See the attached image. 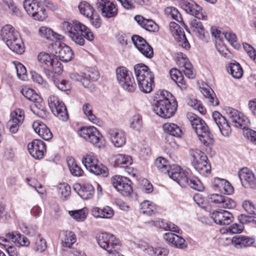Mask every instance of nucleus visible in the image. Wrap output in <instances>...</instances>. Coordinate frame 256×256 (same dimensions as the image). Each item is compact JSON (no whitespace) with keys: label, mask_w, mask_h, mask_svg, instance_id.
Instances as JSON below:
<instances>
[{"label":"nucleus","mask_w":256,"mask_h":256,"mask_svg":"<svg viewBox=\"0 0 256 256\" xmlns=\"http://www.w3.org/2000/svg\"><path fill=\"white\" fill-rule=\"evenodd\" d=\"M155 166L160 172L167 173L170 178L178 182L181 186H190L198 191H202L204 186L200 180L196 176H189L178 166H170L168 160L164 158L159 157L155 160Z\"/></svg>","instance_id":"nucleus-1"},{"label":"nucleus","mask_w":256,"mask_h":256,"mask_svg":"<svg viewBox=\"0 0 256 256\" xmlns=\"http://www.w3.org/2000/svg\"><path fill=\"white\" fill-rule=\"evenodd\" d=\"M63 27L68 36L76 44L84 46V38L90 42L94 40V36L92 31L79 22H65Z\"/></svg>","instance_id":"nucleus-2"},{"label":"nucleus","mask_w":256,"mask_h":256,"mask_svg":"<svg viewBox=\"0 0 256 256\" xmlns=\"http://www.w3.org/2000/svg\"><path fill=\"white\" fill-rule=\"evenodd\" d=\"M135 76L140 90L144 93H150L154 86V75L148 66L142 64L134 66Z\"/></svg>","instance_id":"nucleus-3"},{"label":"nucleus","mask_w":256,"mask_h":256,"mask_svg":"<svg viewBox=\"0 0 256 256\" xmlns=\"http://www.w3.org/2000/svg\"><path fill=\"white\" fill-rule=\"evenodd\" d=\"M2 40L14 52L22 54L24 51V44L18 32L10 24H6L1 29Z\"/></svg>","instance_id":"nucleus-4"},{"label":"nucleus","mask_w":256,"mask_h":256,"mask_svg":"<svg viewBox=\"0 0 256 256\" xmlns=\"http://www.w3.org/2000/svg\"><path fill=\"white\" fill-rule=\"evenodd\" d=\"M187 117L202 143L206 146L212 144V135L204 121L192 113H188Z\"/></svg>","instance_id":"nucleus-5"},{"label":"nucleus","mask_w":256,"mask_h":256,"mask_svg":"<svg viewBox=\"0 0 256 256\" xmlns=\"http://www.w3.org/2000/svg\"><path fill=\"white\" fill-rule=\"evenodd\" d=\"M51 4L46 0H24L23 6L28 14L34 20L42 21L47 17L45 7L51 8Z\"/></svg>","instance_id":"nucleus-6"},{"label":"nucleus","mask_w":256,"mask_h":256,"mask_svg":"<svg viewBox=\"0 0 256 256\" xmlns=\"http://www.w3.org/2000/svg\"><path fill=\"white\" fill-rule=\"evenodd\" d=\"M116 78L118 84L126 90L132 92L136 88V84L132 74L124 66L116 69Z\"/></svg>","instance_id":"nucleus-7"},{"label":"nucleus","mask_w":256,"mask_h":256,"mask_svg":"<svg viewBox=\"0 0 256 256\" xmlns=\"http://www.w3.org/2000/svg\"><path fill=\"white\" fill-rule=\"evenodd\" d=\"M82 162L86 168L96 175L103 174L107 176L108 172V168L102 164H98V160L94 154L91 152L84 156Z\"/></svg>","instance_id":"nucleus-8"},{"label":"nucleus","mask_w":256,"mask_h":256,"mask_svg":"<svg viewBox=\"0 0 256 256\" xmlns=\"http://www.w3.org/2000/svg\"><path fill=\"white\" fill-rule=\"evenodd\" d=\"M99 246L108 253H114L120 250L121 245L119 240L112 234L102 232L98 237Z\"/></svg>","instance_id":"nucleus-9"},{"label":"nucleus","mask_w":256,"mask_h":256,"mask_svg":"<svg viewBox=\"0 0 256 256\" xmlns=\"http://www.w3.org/2000/svg\"><path fill=\"white\" fill-rule=\"evenodd\" d=\"M79 134L82 138L97 148H101L104 146L102 136L94 126L80 128Z\"/></svg>","instance_id":"nucleus-10"},{"label":"nucleus","mask_w":256,"mask_h":256,"mask_svg":"<svg viewBox=\"0 0 256 256\" xmlns=\"http://www.w3.org/2000/svg\"><path fill=\"white\" fill-rule=\"evenodd\" d=\"M48 101L50 108L54 116L62 121H66L68 119V115L66 106L57 96H50Z\"/></svg>","instance_id":"nucleus-11"},{"label":"nucleus","mask_w":256,"mask_h":256,"mask_svg":"<svg viewBox=\"0 0 256 256\" xmlns=\"http://www.w3.org/2000/svg\"><path fill=\"white\" fill-rule=\"evenodd\" d=\"M110 182L114 187L123 196H128L132 193V182L128 178L114 176L111 178Z\"/></svg>","instance_id":"nucleus-12"},{"label":"nucleus","mask_w":256,"mask_h":256,"mask_svg":"<svg viewBox=\"0 0 256 256\" xmlns=\"http://www.w3.org/2000/svg\"><path fill=\"white\" fill-rule=\"evenodd\" d=\"M180 4L187 13L199 20H205L206 15L200 6L192 0H180Z\"/></svg>","instance_id":"nucleus-13"},{"label":"nucleus","mask_w":256,"mask_h":256,"mask_svg":"<svg viewBox=\"0 0 256 256\" xmlns=\"http://www.w3.org/2000/svg\"><path fill=\"white\" fill-rule=\"evenodd\" d=\"M228 118L234 126L244 129L250 126V122L242 113L231 108L226 110Z\"/></svg>","instance_id":"nucleus-14"},{"label":"nucleus","mask_w":256,"mask_h":256,"mask_svg":"<svg viewBox=\"0 0 256 256\" xmlns=\"http://www.w3.org/2000/svg\"><path fill=\"white\" fill-rule=\"evenodd\" d=\"M177 108L176 102H171L170 101L153 108L154 112L158 116L164 118H169L173 116Z\"/></svg>","instance_id":"nucleus-15"},{"label":"nucleus","mask_w":256,"mask_h":256,"mask_svg":"<svg viewBox=\"0 0 256 256\" xmlns=\"http://www.w3.org/2000/svg\"><path fill=\"white\" fill-rule=\"evenodd\" d=\"M164 130L168 133L166 136V140L172 147L176 146V144L172 137H181L182 132L181 128L176 124L174 123H166L163 126Z\"/></svg>","instance_id":"nucleus-16"},{"label":"nucleus","mask_w":256,"mask_h":256,"mask_svg":"<svg viewBox=\"0 0 256 256\" xmlns=\"http://www.w3.org/2000/svg\"><path fill=\"white\" fill-rule=\"evenodd\" d=\"M108 138L112 144L116 148H122L126 144L125 132L121 130L111 129L108 132Z\"/></svg>","instance_id":"nucleus-17"},{"label":"nucleus","mask_w":256,"mask_h":256,"mask_svg":"<svg viewBox=\"0 0 256 256\" xmlns=\"http://www.w3.org/2000/svg\"><path fill=\"white\" fill-rule=\"evenodd\" d=\"M28 150L32 157L36 159H42L46 152V146L44 142L34 140L28 144Z\"/></svg>","instance_id":"nucleus-18"},{"label":"nucleus","mask_w":256,"mask_h":256,"mask_svg":"<svg viewBox=\"0 0 256 256\" xmlns=\"http://www.w3.org/2000/svg\"><path fill=\"white\" fill-rule=\"evenodd\" d=\"M242 186L246 188H256V178L253 172L247 168H242L238 173Z\"/></svg>","instance_id":"nucleus-19"},{"label":"nucleus","mask_w":256,"mask_h":256,"mask_svg":"<svg viewBox=\"0 0 256 256\" xmlns=\"http://www.w3.org/2000/svg\"><path fill=\"white\" fill-rule=\"evenodd\" d=\"M210 202L218 204L220 207L224 208H235V202L224 196L218 194H212L208 196Z\"/></svg>","instance_id":"nucleus-20"},{"label":"nucleus","mask_w":256,"mask_h":256,"mask_svg":"<svg viewBox=\"0 0 256 256\" xmlns=\"http://www.w3.org/2000/svg\"><path fill=\"white\" fill-rule=\"evenodd\" d=\"M96 6L102 11V16L106 18H114L118 14V8L112 2L101 0L97 2Z\"/></svg>","instance_id":"nucleus-21"},{"label":"nucleus","mask_w":256,"mask_h":256,"mask_svg":"<svg viewBox=\"0 0 256 256\" xmlns=\"http://www.w3.org/2000/svg\"><path fill=\"white\" fill-rule=\"evenodd\" d=\"M73 188L84 200L92 198L94 194V188L90 184H81L78 183H76L73 186Z\"/></svg>","instance_id":"nucleus-22"},{"label":"nucleus","mask_w":256,"mask_h":256,"mask_svg":"<svg viewBox=\"0 0 256 256\" xmlns=\"http://www.w3.org/2000/svg\"><path fill=\"white\" fill-rule=\"evenodd\" d=\"M212 118L222 134L225 136H229L231 129L225 118L219 112L215 111L212 113Z\"/></svg>","instance_id":"nucleus-23"},{"label":"nucleus","mask_w":256,"mask_h":256,"mask_svg":"<svg viewBox=\"0 0 256 256\" xmlns=\"http://www.w3.org/2000/svg\"><path fill=\"white\" fill-rule=\"evenodd\" d=\"M212 218L214 222L220 225H228L232 221L231 213L225 210H216L212 214Z\"/></svg>","instance_id":"nucleus-24"},{"label":"nucleus","mask_w":256,"mask_h":256,"mask_svg":"<svg viewBox=\"0 0 256 256\" xmlns=\"http://www.w3.org/2000/svg\"><path fill=\"white\" fill-rule=\"evenodd\" d=\"M164 238L171 246L176 248L183 249L187 246L185 240L174 233H166L164 235Z\"/></svg>","instance_id":"nucleus-25"},{"label":"nucleus","mask_w":256,"mask_h":256,"mask_svg":"<svg viewBox=\"0 0 256 256\" xmlns=\"http://www.w3.org/2000/svg\"><path fill=\"white\" fill-rule=\"evenodd\" d=\"M32 128L35 132L44 140H48L52 138V133L44 123L36 121L32 124Z\"/></svg>","instance_id":"nucleus-26"},{"label":"nucleus","mask_w":256,"mask_h":256,"mask_svg":"<svg viewBox=\"0 0 256 256\" xmlns=\"http://www.w3.org/2000/svg\"><path fill=\"white\" fill-rule=\"evenodd\" d=\"M44 73L48 78L52 81L57 88L62 91H66L70 90L71 84L70 82L64 80H60L53 75L52 72L49 70H45Z\"/></svg>","instance_id":"nucleus-27"},{"label":"nucleus","mask_w":256,"mask_h":256,"mask_svg":"<svg viewBox=\"0 0 256 256\" xmlns=\"http://www.w3.org/2000/svg\"><path fill=\"white\" fill-rule=\"evenodd\" d=\"M22 93L28 100L34 102V106L38 109L42 108V100L33 90L27 88H23Z\"/></svg>","instance_id":"nucleus-28"},{"label":"nucleus","mask_w":256,"mask_h":256,"mask_svg":"<svg viewBox=\"0 0 256 256\" xmlns=\"http://www.w3.org/2000/svg\"><path fill=\"white\" fill-rule=\"evenodd\" d=\"M56 56L59 60L64 62H68L72 60L73 58V52L72 49L68 46L65 44H60L56 51Z\"/></svg>","instance_id":"nucleus-29"},{"label":"nucleus","mask_w":256,"mask_h":256,"mask_svg":"<svg viewBox=\"0 0 256 256\" xmlns=\"http://www.w3.org/2000/svg\"><path fill=\"white\" fill-rule=\"evenodd\" d=\"M112 160L114 164L123 168H127L132 163V157L125 154L113 155L112 156Z\"/></svg>","instance_id":"nucleus-30"},{"label":"nucleus","mask_w":256,"mask_h":256,"mask_svg":"<svg viewBox=\"0 0 256 256\" xmlns=\"http://www.w3.org/2000/svg\"><path fill=\"white\" fill-rule=\"evenodd\" d=\"M38 33L40 36L52 41H60L63 37L62 36L54 32L50 28L42 26L39 28Z\"/></svg>","instance_id":"nucleus-31"},{"label":"nucleus","mask_w":256,"mask_h":256,"mask_svg":"<svg viewBox=\"0 0 256 256\" xmlns=\"http://www.w3.org/2000/svg\"><path fill=\"white\" fill-rule=\"evenodd\" d=\"M232 244L237 248L250 246L254 242V240L245 236H236L232 240Z\"/></svg>","instance_id":"nucleus-32"},{"label":"nucleus","mask_w":256,"mask_h":256,"mask_svg":"<svg viewBox=\"0 0 256 256\" xmlns=\"http://www.w3.org/2000/svg\"><path fill=\"white\" fill-rule=\"evenodd\" d=\"M170 74L172 79L177 84L178 86L182 90L186 88L187 85L180 70L176 68H172L170 71Z\"/></svg>","instance_id":"nucleus-33"},{"label":"nucleus","mask_w":256,"mask_h":256,"mask_svg":"<svg viewBox=\"0 0 256 256\" xmlns=\"http://www.w3.org/2000/svg\"><path fill=\"white\" fill-rule=\"evenodd\" d=\"M60 237L63 248H70L76 242V236L70 231H62L60 234Z\"/></svg>","instance_id":"nucleus-34"},{"label":"nucleus","mask_w":256,"mask_h":256,"mask_svg":"<svg viewBox=\"0 0 256 256\" xmlns=\"http://www.w3.org/2000/svg\"><path fill=\"white\" fill-rule=\"evenodd\" d=\"M169 94L171 95L166 90H159L157 91L154 96L152 108L159 104L170 101L168 98Z\"/></svg>","instance_id":"nucleus-35"},{"label":"nucleus","mask_w":256,"mask_h":256,"mask_svg":"<svg viewBox=\"0 0 256 256\" xmlns=\"http://www.w3.org/2000/svg\"><path fill=\"white\" fill-rule=\"evenodd\" d=\"M192 166L195 170L202 175L206 176L210 172L211 166L208 160L201 161L200 163H198L197 162H193Z\"/></svg>","instance_id":"nucleus-36"},{"label":"nucleus","mask_w":256,"mask_h":256,"mask_svg":"<svg viewBox=\"0 0 256 256\" xmlns=\"http://www.w3.org/2000/svg\"><path fill=\"white\" fill-rule=\"evenodd\" d=\"M69 76L70 80L74 82H80L86 88H89L92 84V83L88 80V78L86 76V73L84 72H71Z\"/></svg>","instance_id":"nucleus-37"},{"label":"nucleus","mask_w":256,"mask_h":256,"mask_svg":"<svg viewBox=\"0 0 256 256\" xmlns=\"http://www.w3.org/2000/svg\"><path fill=\"white\" fill-rule=\"evenodd\" d=\"M202 92L204 97L208 98L212 106H218V100L216 98V96L212 90L208 86H206V87H203L202 88Z\"/></svg>","instance_id":"nucleus-38"},{"label":"nucleus","mask_w":256,"mask_h":256,"mask_svg":"<svg viewBox=\"0 0 256 256\" xmlns=\"http://www.w3.org/2000/svg\"><path fill=\"white\" fill-rule=\"evenodd\" d=\"M78 7L80 14L86 18L92 16L95 12L92 6L85 1L80 2Z\"/></svg>","instance_id":"nucleus-39"},{"label":"nucleus","mask_w":256,"mask_h":256,"mask_svg":"<svg viewBox=\"0 0 256 256\" xmlns=\"http://www.w3.org/2000/svg\"><path fill=\"white\" fill-rule=\"evenodd\" d=\"M68 164L72 174L74 176H82L84 172L79 166L73 158H69L68 160Z\"/></svg>","instance_id":"nucleus-40"},{"label":"nucleus","mask_w":256,"mask_h":256,"mask_svg":"<svg viewBox=\"0 0 256 256\" xmlns=\"http://www.w3.org/2000/svg\"><path fill=\"white\" fill-rule=\"evenodd\" d=\"M130 124L134 130L140 131L142 126V117L138 114L134 115L130 120Z\"/></svg>","instance_id":"nucleus-41"},{"label":"nucleus","mask_w":256,"mask_h":256,"mask_svg":"<svg viewBox=\"0 0 256 256\" xmlns=\"http://www.w3.org/2000/svg\"><path fill=\"white\" fill-rule=\"evenodd\" d=\"M165 12L168 17H170L178 22L184 24L180 13L175 8L168 7L165 9Z\"/></svg>","instance_id":"nucleus-42"},{"label":"nucleus","mask_w":256,"mask_h":256,"mask_svg":"<svg viewBox=\"0 0 256 256\" xmlns=\"http://www.w3.org/2000/svg\"><path fill=\"white\" fill-rule=\"evenodd\" d=\"M230 74L235 78H240L243 74V70L240 64L238 63H231L229 66Z\"/></svg>","instance_id":"nucleus-43"},{"label":"nucleus","mask_w":256,"mask_h":256,"mask_svg":"<svg viewBox=\"0 0 256 256\" xmlns=\"http://www.w3.org/2000/svg\"><path fill=\"white\" fill-rule=\"evenodd\" d=\"M82 110L90 122L94 124H97L98 122V119L92 114V108L90 104L89 103L84 104L82 106Z\"/></svg>","instance_id":"nucleus-44"},{"label":"nucleus","mask_w":256,"mask_h":256,"mask_svg":"<svg viewBox=\"0 0 256 256\" xmlns=\"http://www.w3.org/2000/svg\"><path fill=\"white\" fill-rule=\"evenodd\" d=\"M154 209V206L148 200H144L140 204V211L143 214L151 215Z\"/></svg>","instance_id":"nucleus-45"},{"label":"nucleus","mask_w":256,"mask_h":256,"mask_svg":"<svg viewBox=\"0 0 256 256\" xmlns=\"http://www.w3.org/2000/svg\"><path fill=\"white\" fill-rule=\"evenodd\" d=\"M190 26L194 32L204 36V28L199 20L196 19L192 20L190 22Z\"/></svg>","instance_id":"nucleus-46"},{"label":"nucleus","mask_w":256,"mask_h":256,"mask_svg":"<svg viewBox=\"0 0 256 256\" xmlns=\"http://www.w3.org/2000/svg\"><path fill=\"white\" fill-rule=\"evenodd\" d=\"M69 214L74 220L79 222L84 220L87 216L86 210L84 208L70 211Z\"/></svg>","instance_id":"nucleus-47"},{"label":"nucleus","mask_w":256,"mask_h":256,"mask_svg":"<svg viewBox=\"0 0 256 256\" xmlns=\"http://www.w3.org/2000/svg\"><path fill=\"white\" fill-rule=\"evenodd\" d=\"M26 181L28 184L34 188L36 192L41 194H42L45 192L44 188L42 187L41 184L38 180L34 178H26Z\"/></svg>","instance_id":"nucleus-48"},{"label":"nucleus","mask_w":256,"mask_h":256,"mask_svg":"<svg viewBox=\"0 0 256 256\" xmlns=\"http://www.w3.org/2000/svg\"><path fill=\"white\" fill-rule=\"evenodd\" d=\"M191 155L193 158L192 161V164L193 162H197L198 163H200L201 161L208 160L206 155L204 152L198 150L195 151H192L191 152Z\"/></svg>","instance_id":"nucleus-49"},{"label":"nucleus","mask_w":256,"mask_h":256,"mask_svg":"<svg viewBox=\"0 0 256 256\" xmlns=\"http://www.w3.org/2000/svg\"><path fill=\"white\" fill-rule=\"evenodd\" d=\"M138 49L144 56L148 58H151L153 56V49L147 42Z\"/></svg>","instance_id":"nucleus-50"},{"label":"nucleus","mask_w":256,"mask_h":256,"mask_svg":"<svg viewBox=\"0 0 256 256\" xmlns=\"http://www.w3.org/2000/svg\"><path fill=\"white\" fill-rule=\"evenodd\" d=\"M4 2L11 11L12 14L16 16L20 15V11L13 0H4Z\"/></svg>","instance_id":"nucleus-51"},{"label":"nucleus","mask_w":256,"mask_h":256,"mask_svg":"<svg viewBox=\"0 0 256 256\" xmlns=\"http://www.w3.org/2000/svg\"><path fill=\"white\" fill-rule=\"evenodd\" d=\"M10 117L18 122L22 123L24 118V112L20 108H17L11 113Z\"/></svg>","instance_id":"nucleus-52"},{"label":"nucleus","mask_w":256,"mask_h":256,"mask_svg":"<svg viewBox=\"0 0 256 256\" xmlns=\"http://www.w3.org/2000/svg\"><path fill=\"white\" fill-rule=\"evenodd\" d=\"M58 192L64 198L70 195L71 192L70 187L66 183L60 184L58 186Z\"/></svg>","instance_id":"nucleus-53"},{"label":"nucleus","mask_w":256,"mask_h":256,"mask_svg":"<svg viewBox=\"0 0 256 256\" xmlns=\"http://www.w3.org/2000/svg\"><path fill=\"white\" fill-rule=\"evenodd\" d=\"M46 248V242L44 239L40 237L37 238L36 243L34 250L38 252H44Z\"/></svg>","instance_id":"nucleus-54"},{"label":"nucleus","mask_w":256,"mask_h":256,"mask_svg":"<svg viewBox=\"0 0 256 256\" xmlns=\"http://www.w3.org/2000/svg\"><path fill=\"white\" fill-rule=\"evenodd\" d=\"M243 46L248 56L256 64V50L250 45L247 44H243Z\"/></svg>","instance_id":"nucleus-55"},{"label":"nucleus","mask_w":256,"mask_h":256,"mask_svg":"<svg viewBox=\"0 0 256 256\" xmlns=\"http://www.w3.org/2000/svg\"><path fill=\"white\" fill-rule=\"evenodd\" d=\"M242 207L250 214L254 215L256 214V208L252 202L250 200L244 201L242 204Z\"/></svg>","instance_id":"nucleus-56"},{"label":"nucleus","mask_w":256,"mask_h":256,"mask_svg":"<svg viewBox=\"0 0 256 256\" xmlns=\"http://www.w3.org/2000/svg\"><path fill=\"white\" fill-rule=\"evenodd\" d=\"M143 28L150 32H156L158 30V25L153 20L146 19Z\"/></svg>","instance_id":"nucleus-57"},{"label":"nucleus","mask_w":256,"mask_h":256,"mask_svg":"<svg viewBox=\"0 0 256 256\" xmlns=\"http://www.w3.org/2000/svg\"><path fill=\"white\" fill-rule=\"evenodd\" d=\"M22 124V122H18L17 120H14V118H11L7 123V127L8 128L12 133L14 134L18 132L19 126Z\"/></svg>","instance_id":"nucleus-58"},{"label":"nucleus","mask_w":256,"mask_h":256,"mask_svg":"<svg viewBox=\"0 0 256 256\" xmlns=\"http://www.w3.org/2000/svg\"><path fill=\"white\" fill-rule=\"evenodd\" d=\"M16 68L18 78L22 80H26V68L22 64H19L16 66Z\"/></svg>","instance_id":"nucleus-59"},{"label":"nucleus","mask_w":256,"mask_h":256,"mask_svg":"<svg viewBox=\"0 0 256 256\" xmlns=\"http://www.w3.org/2000/svg\"><path fill=\"white\" fill-rule=\"evenodd\" d=\"M52 59L48 54L44 52H40L38 56V60L46 64H50Z\"/></svg>","instance_id":"nucleus-60"},{"label":"nucleus","mask_w":256,"mask_h":256,"mask_svg":"<svg viewBox=\"0 0 256 256\" xmlns=\"http://www.w3.org/2000/svg\"><path fill=\"white\" fill-rule=\"evenodd\" d=\"M88 18H90L92 24L96 28H98L101 26V20L100 16L98 14L94 12L92 14V16H88Z\"/></svg>","instance_id":"nucleus-61"},{"label":"nucleus","mask_w":256,"mask_h":256,"mask_svg":"<svg viewBox=\"0 0 256 256\" xmlns=\"http://www.w3.org/2000/svg\"><path fill=\"white\" fill-rule=\"evenodd\" d=\"M132 40L137 48L141 47L146 43V40L138 35H134L132 37Z\"/></svg>","instance_id":"nucleus-62"},{"label":"nucleus","mask_w":256,"mask_h":256,"mask_svg":"<svg viewBox=\"0 0 256 256\" xmlns=\"http://www.w3.org/2000/svg\"><path fill=\"white\" fill-rule=\"evenodd\" d=\"M190 105L195 110H197L202 114L206 113V108L197 100H192Z\"/></svg>","instance_id":"nucleus-63"},{"label":"nucleus","mask_w":256,"mask_h":256,"mask_svg":"<svg viewBox=\"0 0 256 256\" xmlns=\"http://www.w3.org/2000/svg\"><path fill=\"white\" fill-rule=\"evenodd\" d=\"M55 73H59L62 70V66L57 58H53L50 64Z\"/></svg>","instance_id":"nucleus-64"}]
</instances>
